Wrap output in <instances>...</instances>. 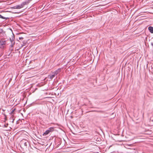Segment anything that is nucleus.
<instances>
[{
	"label": "nucleus",
	"instance_id": "nucleus-5",
	"mask_svg": "<svg viewBox=\"0 0 153 153\" xmlns=\"http://www.w3.org/2000/svg\"><path fill=\"white\" fill-rule=\"evenodd\" d=\"M22 8V6L21 4L16 6L12 7V8L14 9H19Z\"/></svg>",
	"mask_w": 153,
	"mask_h": 153
},
{
	"label": "nucleus",
	"instance_id": "nucleus-6",
	"mask_svg": "<svg viewBox=\"0 0 153 153\" xmlns=\"http://www.w3.org/2000/svg\"><path fill=\"white\" fill-rule=\"evenodd\" d=\"M29 3V1H25L23 2L22 3V4H21V6H22V8L24 7V6L25 5L28 4Z\"/></svg>",
	"mask_w": 153,
	"mask_h": 153
},
{
	"label": "nucleus",
	"instance_id": "nucleus-10",
	"mask_svg": "<svg viewBox=\"0 0 153 153\" xmlns=\"http://www.w3.org/2000/svg\"><path fill=\"white\" fill-rule=\"evenodd\" d=\"M14 120L15 119L13 117H11L10 118V121L12 123H14Z\"/></svg>",
	"mask_w": 153,
	"mask_h": 153
},
{
	"label": "nucleus",
	"instance_id": "nucleus-2",
	"mask_svg": "<svg viewBox=\"0 0 153 153\" xmlns=\"http://www.w3.org/2000/svg\"><path fill=\"white\" fill-rule=\"evenodd\" d=\"M54 130L53 127H51L49 128L48 129L46 130L43 134L44 136H45L49 134L50 132L53 131Z\"/></svg>",
	"mask_w": 153,
	"mask_h": 153
},
{
	"label": "nucleus",
	"instance_id": "nucleus-21",
	"mask_svg": "<svg viewBox=\"0 0 153 153\" xmlns=\"http://www.w3.org/2000/svg\"><path fill=\"white\" fill-rule=\"evenodd\" d=\"M16 123H17H17H18V121H16Z\"/></svg>",
	"mask_w": 153,
	"mask_h": 153
},
{
	"label": "nucleus",
	"instance_id": "nucleus-19",
	"mask_svg": "<svg viewBox=\"0 0 153 153\" xmlns=\"http://www.w3.org/2000/svg\"><path fill=\"white\" fill-rule=\"evenodd\" d=\"M12 80V78H10L9 79V82H11V81Z\"/></svg>",
	"mask_w": 153,
	"mask_h": 153
},
{
	"label": "nucleus",
	"instance_id": "nucleus-8",
	"mask_svg": "<svg viewBox=\"0 0 153 153\" xmlns=\"http://www.w3.org/2000/svg\"><path fill=\"white\" fill-rule=\"evenodd\" d=\"M148 29L149 31L152 33H153V27L151 26H149L148 27Z\"/></svg>",
	"mask_w": 153,
	"mask_h": 153
},
{
	"label": "nucleus",
	"instance_id": "nucleus-17",
	"mask_svg": "<svg viewBox=\"0 0 153 153\" xmlns=\"http://www.w3.org/2000/svg\"><path fill=\"white\" fill-rule=\"evenodd\" d=\"M4 119H5V120H7L6 119V116L5 114H4Z\"/></svg>",
	"mask_w": 153,
	"mask_h": 153
},
{
	"label": "nucleus",
	"instance_id": "nucleus-11",
	"mask_svg": "<svg viewBox=\"0 0 153 153\" xmlns=\"http://www.w3.org/2000/svg\"><path fill=\"white\" fill-rule=\"evenodd\" d=\"M27 43V42L25 41H24L23 42V44H22V46L21 47H22L23 46L25 45Z\"/></svg>",
	"mask_w": 153,
	"mask_h": 153
},
{
	"label": "nucleus",
	"instance_id": "nucleus-14",
	"mask_svg": "<svg viewBox=\"0 0 153 153\" xmlns=\"http://www.w3.org/2000/svg\"><path fill=\"white\" fill-rule=\"evenodd\" d=\"M15 108L12 110V111H10V114H12L13 113V112L15 111Z\"/></svg>",
	"mask_w": 153,
	"mask_h": 153
},
{
	"label": "nucleus",
	"instance_id": "nucleus-15",
	"mask_svg": "<svg viewBox=\"0 0 153 153\" xmlns=\"http://www.w3.org/2000/svg\"><path fill=\"white\" fill-rule=\"evenodd\" d=\"M0 18H1V19H7V18L4 17H3V16H2L0 14Z\"/></svg>",
	"mask_w": 153,
	"mask_h": 153
},
{
	"label": "nucleus",
	"instance_id": "nucleus-12",
	"mask_svg": "<svg viewBox=\"0 0 153 153\" xmlns=\"http://www.w3.org/2000/svg\"><path fill=\"white\" fill-rule=\"evenodd\" d=\"M15 44V41L14 40H13V42H12V43H11V45H10V47H13L14 45Z\"/></svg>",
	"mask_w": 153,
	"mask_h": 153
},
{
	"label": "nucleus",
	"instance_id": "nucleus-1",
	"mask_svg": "<svg viewBox=\"0 0 153 153\" xmlns=\"http://www.w3.org/2000/svg\"><path fill=\"white\" fill-rule=\"evenodd\" d=\"M20 144L21 146H22L23 147L26 148L29 143L27 140L23 139L21 141Z\"/></svg>",
	"mask_w": 153,
	"mask_h": 153
},
{
	"label": "nucleus",
	"instance_id": "nucleus-13",
	"mask_svg": "<svg viewBox=\"0 0 153 153\" xmlns=\"http://www.w3.org/2000/svg\"><path fill=\"white\" fill-rule=\"evenodd\" d=\"M94 111L101 113H103L104 112V111Z\"/></svg>",
	"mask_w": 153,
	"mask_h": 153
},
{
	"label": "nucleus",
	"instance_id": "nucleus-18",
	"mask_svg": "<svg viewBox=\"0 0 153 153\" xmlns=\"http://www.w3.org/2000/svg\"><path fill=\"white\" fill-rule=\"evenodd\" d=\"M8 125V123H7V124L6 125H4V126L5 127H7V126Z\"/></svg>",
	"mask_w": 153,
	"mask_h": 153
},
{
	"label": "nucleus",
	"instance_id": "nucleus-9",
	"mask_svg": "<svg viewBox=\"0 0 153 153\" xmlns=\"http://www.w3.org/2000/svg\"><path fill=\"white\" fill-rule=\"evenodd\" d=\"M147 96L149 97L152 98V94L149 92H147Z\"/></svg>",
	"mask_w": 153,
	"mask_h": 153
},
{
	"label": "nucleus",
	"instance_id": "nucleus-4",
	"mask_svg": "<svg viewBox=\"0 0 153 153\" xmlns=\"http://www.w3.org/2000/svg\"><path fill=\"white\" fill-rule=\"evenodd\" d=\"M61 71V69L60 68L58 69L57 70L55 71L53 73V74L55 75V76L56 75L59 73Z\"/></svg>",
	"mask_w": 153,
	"mask_h": 153
},
{
	"label": "nucleus",
	"instance_id": "nucleus-20",
	"mask_svg": "<svg viewBox=\"0 0 153 153\" xmlns=\"http://www.w3.org/2000/svg\"><path fill=\"white\" fill-rule=\"evenodd\" d=\"M10 41L11 43H12V42H13V40H14L13 39H11L10 38Z\"/></svg>",
	"mask_w": 153,
	"mask_h": 153
},
{
	"label": "nucleus",
	"instance_id": "nucleus-7",
	"mask_svg": "<svg viewBox=\"0 0 153 153\" xmlns=\"http://www.w3.org/2000/svg\"><path fill=\"white\" fill-rule=\"evenodd\" d=\"M55 76V75H54L53 74V75H49L48 76V78L50 79V80H51Z\"/></svg>",
	"mask_w": 153,
	"mask_h": 153
},
{
	"label": "nucleus",
	"instance_id": "nucleus-16",
	"mask_svg": "<svg viewBox=\"0 0 153 153\" xmlns=\"http://www.w3.org/2000/svg\"><path fill=\"white\" fill-rule=\"evenodd\" d=\"M24 39V38L22 37H19V39L20 40H22Z\"/></svg>",
	"mask_w": 153,
	"mask_h": 153
},
{
	"label": "nucleus",
	"instance_id": "nucleus-3",
	"mask_svg": "<svg viewBox=\"0 0 153 153\" xmlns=\"http://www.w3.org/2000/svg\"><path fill=\"white\" fill-rule=\"evenodd\" d=\"M6 42L5 40H1L0 41V48L2 49L4 48L6 44Z\"/></svg>",
	"mask_w": 153,
	"mask_h": 153
}]
</instances>
